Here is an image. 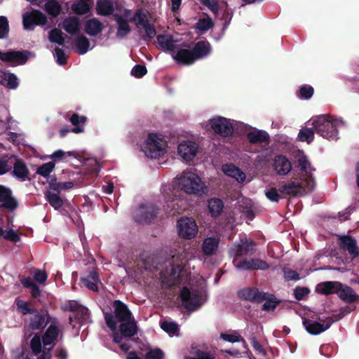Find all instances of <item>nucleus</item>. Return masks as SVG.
I'll list each match as a JSON object with an SVG mask.
<instances>
[{
  "label": "nucleus",
  "mask_w": 359,
  "mask_h": 359,
  "mask_svg": "<svg viewBox=\"0 0 359 359\" xmlns=\"http://www.w3.org/2000/svg\"><path fill=\"white\" fill-rule=\"evenodd\" d=\"M114 316L110 313L104 314L107 326L114 332L113 341L118 344L125 352L130 348L129 338L137 333V324L127 306L116 300L114 302Z\"/></svg>",
  "instance_id": "f257e3e1"
},
{
  "label": "nucleus",
  "mask_w": 359,
  "mask_h": 359,
  "mask_svg": "<svg viewBox=\"0 0 359 359\" xmlns=\"http://www.w3.org/2000/svg\"><path fill=\"white\" fill-rule=\"evenodd\" d=\"M254 250V243L248 240H241V243L235 245L231 250V254L235 256L233 263L235 267L241 270H264L269 268L267 263L261 259L241 260L237 257L251 253Z\"/></svg>",
  "instance_id": "f03ea898"
},
{
  "label": "nucleus",
  "mask_w": 359,
  "mask_h": 359,
  "mask_svg": "<svg viewBox=\"0 0 359 359\" xmlns=\"http://www.w3.org/2000/svg\"><path fill=\"white\" fill-rule=\"evenodd\" d=\"M315 131L323 138L327 140H337L338 138V128L344 125L341 119L323 114L313 117L307 122Z\"/></svg>",
  "instance_id": "7ed1b4c3"
},
{
  "label": "nucleus",
  "mask_w": 359,
  "mask_h": 359,
  "mask_svg": "<svg viewBox=\"0 0 359 359\" xmlns=\"http://www.w3.org/2000/svg\"><path fill=\"white\" fill-rule=\"evenodd\" d=\"M177 189L187 194L202 196L208 191L207 187L200 177L191 170H184L173 181Z\"/></svg>",
  "instance_id": "20e7f679"
},
{
  "label": "nucleus",
  "mask_w": 359,
  "mask_h": 359,
  "mask_svg": "<svg viewBox=\"0 0 359 359\" xmlns=\"http://www.w3.org/2000/svg\"><path fill=\"white\" fill-rule=\"evenodd\" d=\"M316 290L321 294H337L339 297L346 302H353L359 299V297L353 290L338 281H326L317 285Z\"/></svg>",
  "instance_id": "39448f33"
},
{
  "label": "nucleus",
  "mask_w": 359,
  "mask_h": 359,
  "mask_svg": "<svg viewBox=\"0 0 359 359\" xmlns=\"http://www.w3.org/2000/svg\"><path fill=\"white\" fill-rule=\"evenodd\" d=\"M167 147V141L161 134L149 133L141 149L148 158H158L165 154Z\"/></svg>",
  "instance_id": "423d86ee"
},
{
  "label": "nucleus",
  "mask_w": 359,
  "mask_h": 359,
  "mask_svg": "<svg viewBox=\"0 0 359 359\" xmlns=\"http://www.w3.org/2000/svg\"><path fill=\"white\" fill-rule=\"evenodd\" d=\"M182 262L180 264H170V267L161 273L162 282L165 286L170 287L190 281L191 278L187 271L184 269V266H182Z\"/></svg>",
  "instance_id": "0eeeda50"
},
{
  "label": "nucleus",
  "mask_w": 359,
  "mask_h": 359,
  "mask_svg": "<svg viewBox=\"0 0 359 359\" xmlns=\"http://www.w3.org/2000/svg\"><path fill=\"white\" fill-rule=\"evenodd\" d=\"M180 298L182 304L189 311H194L203 304L200 292L196 289L184 287L180 292Z\"/></svg>",
  "instance_id": "6e6552de"
},
{
  "label": "nucleus",
  "mask_w": 359,
  "mask_h": 359,
  "mask_svg": "<svg viewBox=\"0 0 359 359\" xmlns=\"http://www.w3.org/2000/svg\"><path fill=\"white\" fill-rule=\"evenodd\" d=\"M297 161L298 166L303 173L301 179L302 180L303 184H306L308 191H313L316 187V182L313 175L315 169L311 166V163L304 155L300 156Z\"/></svg>",
  "instance_id": "1a4fd4ad"
},
{
  "label": "nucleus",
  "mask_w": 359,
  "mask_h": 359,
  "mask_svg": "<svg viewBox=\"0 0 359 359\" xmlns=\"http://www.w3.org/2000/svg\"><path fill=\"white\" fill-rule=\"evenodd\" d=\"M114 20L117 25L116 36L123 38L131 32L129 22H132V13L130 10L124 8L118 13L114 15Z\"/></svg>",
  "instance_id": "9d476101"
},
{
  "label": "nucleus",
  "mask_w": 359,
  "mask_h": 359,
  "mask_svg": "<svg viewBox=\"0 0 359 359\" xmlns=\"http://www.w3.org/2000/svg\"><path fill=\"white\" fill-rule=\"evenodd\" d=\"M213 131L222 136L226 137L233 132V121L222 116H215L209 121Z\"/></svg>",
  "instance_id": "9b49d317"
},
{
  "label": "nucleus",
  "mask_w": 359,
  "mask_h": 359,
  "mask_svg": "<svg viewBox=\"0 0 359 359\" xmlns=\"http://www.w3.org/2000/svg\"><path fill=\"white\" fill-rule=\"evenodd\" d=\"M46 22V16L37 10L33 9L22 15L23 27L26 30H32L36 25H44Z\"/></svg>",
  "instance_id": "f8f14e48"
},
{
  "label": "nucleus",
  "mask_w": 359,
  "mask_h": 359,
  "mask_svg": "<svg viewBox=\"0 0 359 359\" xmlns=\"http://www.w3.org/2000/svg\"><path fill=\"white\" fill-rule=\"evenodd\" d=\"M333 320L331 318H320L319 321L309 318H303V325L306 330L311 334L317 335L328 330Z\"/></svg>",
  "instance_id": "ddd939ff"
},
{
  "label": "nucleus",
  "mask_w": 359,
  "mask_h": 359,
  "mask_svg": "<svg viewBox=\"0 0 359 359\" xmlns=\"http://www.w3.org/2000/svg\"><path fill=\"white\" fill-rule=\"evenodd\" d=\"M32 56L29 51L9 50L6 52L0 51V60L8 62L13 66L25 64L28 57Z\"/></svg>",
  "instance_id": "4468645a"
},
{
  "label": "nucleus",
  "mask_w": 359,
  "mask_h": 359,
  "mask_svg": "<svg viewBox=\"0 0 359 359\" xmlns=\"http://www.w3.org/2000/svg\"><path fill=\"white\" fill-rule=\"evenodd\" d=\"M177 230L180 237L191 239L197 235L198 226L191 218L182 217L177 222Z\"/></svg>",
  "instance_id": "2eb2a0df"
},
{
  "label": "nucleus",
  "mask_w": 359,
  "mask_h": 359,
  "mask_svg": "<svg viewBox=\"0 0 359 359\" xmlns=\"http://www.w3.org/2000/svg\"><path fill=\"white\" fill-rule=\"evenodd\" d=\"M132 21L135 22L137 28L144 30L147 38L152 39L156 36V29L149 24L147 13L145 11L138 10L133 16L132 15Z\"/></svg>",
  "instance_id": "dca6fc26"
},
{
  "label": "nucleus",
  "mask_w": 359,
  "mask_h": 359,
  "mask_svg": "<svg viewBox=\"0 0 359 359\" xmlns=\"http://www.w3.org/2000/svg\"><path fill=\"white\" fill-rule=\"evenodd\" d=\"M198 150V145L194 141H183L177 147V154L186 162L194 160Z\"/></svg>",
  "instance_id": "f3484780"
},
{
  "label": "nucleus",
  "mask_w": 359,
  "mask_h": 359,
  "mask_svg": "<svg viewBox=\"0 0 359 359\" xmlns=\"http://www.w3.org/2000/svg\"><path fill=\"white\" fill-rule=\"evenodd\" d=\"M157 213V209L153 204L141 205L134 213V217L137 222L148 223L153 219Z\"/></svg>",
  "instance_id": "a211bd4d"
},
{
  "label": "nucleus",
  "mask_w": 359,
  "mask_h": 359,
  "mask_svg": "<svg viewBox=\"0 0 359 359\" xmlns=\"http://www.w3.org/2000/svg\"><path fill=\"white\" fill-rule=\"evenodd\" d=\"M278 191L282 194L298 195L303 193L310 192L306 188V184H303L302 180L300 183L292 182L290 183L282 185L279 187Z\"/></svg>",
  "instance_id": "6ab92c4d"
},
{
  "label": "nucleus",
  "mask_w": 359,
  "mask_h": 359,
  "mask_svg": "<svg viewBox=\"0 0 359 359\" xmlns=\"http://www.w3.org/2000/svg\"><path fill=\"white\" fill-rule=\"evenodd\" d=\"M273 167L278 175H286L292 169V163L285 156L278 155L273 159Z\"/></svg>",
  "instance_id": "aec40b11"
},
{
  "label": "nucleus",
  "mask_w": 359,
  "mask_h": 359,
  "mask_svg": "<svg viewBox=\"0 0 359 359\" xmlns=\"http://www.w3.org/2000/svg\"><path fill=\"white\" fill-rule=\"evenodd\" d=\"M18 206L16 200L12 196L11 191L2 185H0V207H4L9 210H13Z\"/></svg>",
  "instance_id": "412c9836"
},
{
  "label": "nucleus",
  "mask_w": 359,
  "mask_h": 359,
  "mask_svg": "<svg viewBox=\"0 0 359 359\" xmlns=\"http://www.w3.org/2000/svg\"><path fill=\"white\" fill-rule=\"evenodd\" d=\"M60 192L49 186V189L44 192L45 198L49 204L55 209L60 210L65 204V201L60 196Z\"/></svg>",
  "instance_id": "4be33fe9"
},
{
  "label": "nucleus",
  "mask_w": 359,
  "mask_h": 359,
  "mask_svg": "<svg viewBox=\"0 0 359 359\" xmlns=\"http://www.w3.org/2000/svg\"><path fill=\"white\" fill-rule=\"evenodd\" d=\"M339 239L341 248L347 250L353 258L359 255V247L357 245L355 239L348 236H342Z\"/></svg>",
  "instance_id": "5701e85b"
},
{
  "label": "nucleus",
  "mask_w": 359,
  "mask_h": 359,
  "mask_svg": "<svg viewBox=\"0 0 359 359\" xmlns=\"http://www.w3.org/2000/svg\"><path fill=\"white\" fill-rule=\"evenodd\" d=\"M116 2L113 0H97L95 6L98 15L109 16L115 10Z\"/></svg>",
  "instance_id": "b1692460"
},
{
  "label": "nucleus",
  "mask_w": 359,
  "mask_h": 359,
  "mask_svg": "<svg viewBox=\"0 0 359 359\" xmlns=\"http://www.w3.org/2000/svg\"><path fill=\"white\" fill-rule=\"evenodd\" d=\"M84 27L86 34L91 36H95L102 32L104 25L100 20L93 18L86 22Z\"/></svg>",
  "instance_id": "393cba45"
},
{
  "label": "nucleus",
  "mask_w": 359,
  "mask_h": 359,
  "mask_svg": "<svg viewBox=\"0 0 359 359\" xmlns=\"http://www.w3.org/2000/svg\"><path fill=\"white\" fill-rule=\"evenodd\" d=\"M218 238L209 236L204 239L202 243V251L206 255H212L216 253L219 246Z\"/></svg>",
  "instance_id": "a878e982"
},
{
  "label": "nucleus",
  "mask_w": 359,
  "mask_h": 359,
  "mask_svg": "<svg viewBox=\"0 0 359 359\" xmlns=\"http://www.w3.org/2000/svg\"><path fill=\"white\" fill-rule=\"evenodd\" d=\"M222 171L225 175L234 178L238 182H243L245 180V173L234 165H224Z\"/></svg>",
  "instance_id": "bb28decb"
},
{
  "label": "nucleus",
  "mask_w": 359,
  "mask_h": 359,
  "mask_svg": "<svg viewBox=\"0 0 359 359\" xmlns=\"http://www.w3.org/2000/svg\"><path fill=\"white\" fill-rule=\"evenodd\" d=\"M173 58L177 62L184 65H191L196 60V59H195L193 50L191 51L188 49L179 50L176 54L173 55Z\"/></svg>",
  "instance_id": "cd10ccee"
},
{
  "label": "nucleus",
  "mask_w": 359,
  "mask_h": 359,
  "mask_svg": "<svg viewBox=\"0 0 359 359\" xmlns=\"http://www.w3.org/2000/svg\"><path fill=\"white\" fill-rule=\"evenodd\" d=\"M239 296L246 300L262 302L265 299V294L252 288H245L239 292Z\"/></svg>",
  "instance_id": "c85d7f7f"
},
{
  "label": "nucleus",
  "mask_w": 359,
  "mask_h": 359,
  "mask_svg": "<svg viewBox=\"0 0 359 359\" xmlns=\"http://www.w3.org/2000/svg\"><path fill=\"white\" fill-rule=\"evenodd\" d=\"M62 27L70 34H75L80 31V20L77 17H69L64 20Z\"/></svg>",
  "instance_id": "c756f323"
},
{
  "label": "nucleus",
  "mask_w": 359,
  "mask_h": 359,
  "mask_svg": "<svg viewBox=\"0 0 359 359\" xmlns=\"http://www.w3.org/2000/svg\"><path fill=\"white\" fill-rule=\"evenodd\" d=\"M210 45L205 41L198 42L193 48L195 59L198 60L207 56L210 53Z\"/></svg>",
  "instance_id": "7c9ffc66"
},
{
  "label": "nucleus",
  "mask_w": 359,
  "mask_h": 359,
  "mask_svg": "<svg viewBox=\"0 0 359 359\" xmlns=\"http://www.w3.org/2000/svg\"><path fill=\"white\" fill-rule=\"evenodd\" d=\"M1 83L10 89H15L18 86L17 76L9 72H3L1 75Z\"/></svg>",
  "instance_id": "2f4dec72"
},
{
  "label": "nucleus",
  "mask_w": 359,
  "mask_h": 359,
  "mask_svg": "<svg viewBox=\"0 0 359 359\" xmlns=\"http://www.w3.org/2000/svg\"><path fill=\"white\" fill-rule=\"evenodd\" d=\"M248 139L250 143H260L268 140L269 135L264 130H253L248 133Z\"/></svg>",
  "instance_id": "473e14b6"
},
{
  "label": "nucleus",
  "mask_w": 359,
  "mask_h": 359,
  "mask_svg": "<svg viewBox=\"0 0 359 359\" xmlns=\"http://www.w3.org/2000/svg\"><path fill=\"white\" fill-rule=\"evenodd\" d=\"M70 121L74 128L72 129V131L74 133H81L84 130V124L86 121V117L84 116H79L76 114H74L71 118Z\"/></svg>",
  "instance_id": "72a5a7b5"
},
{
  "label": "nucleus",
  "mask_w": 359,
  "mask_h": 359,
  "mask_svg": "<svg viewBox=\"0 0 359 359\" xmlns=\"http://www.w3.org/2000/svg\"><path fill=\"white\" fill-rule=\"evenodd\" d=\"M157 40L161 48L164 50H173L175 48L176 41L170 35H159Z\"/></svg>",
  "instance_id": "f704fd0d"
},
{
  "label": "nucleus",
  "mask_w": 359,
  "mask_h": 359,
  "mask_svg": "<svg viewBox=\"0 0 359 359\" xmlns=\"http://www.w3.org/2000/svg\"><path fill=\"white\" fill-rule=\"evenodd\" d=\"M208 208L210 214L216 217L222 212L224 208V203L220 199L213 198L208 201Z\"/></svg>",
  "instance_id": "c9c22d12"
},
{
  "label": "nucleus",
  "mask_w": 359,
  "mask_h": 359,
  "mask_svg": "<svg viewBox=\"0 0 359 359\" xmlns=\"http://www.w3.org/2000/svg\"><path fill=\"white\" fill-rule=\"evenodd\" d=\"M71 310H74V308L71 306ZM76 313L74 316V318L78 319L81 323H87L90 318V313L87 308L79 306L76 309H75ZM69 320L70 323L73 320V316H69Z\"/></svg>",
  "instance_id": "e433bc0d"
},
{
  "label": "nucleus",
  "mask_w": 359,
  "mask_h": 359,
  "mask_svg": "<svg viewBox=\"0 0 359 359\" xmlns=\"http://www.w3.org/2000/svg\"><path fill=\"white\" fill-rule=\"evenodd\" d=\"M13 172L15 177L20 179L22 181L25 180L29 173L25 164L20 161H17L14 164Z\"/></svg>",
  "instance_id": "4c0bfd02"
},
{
  "label": "nucleus",
  "mask_w": 359,
  "mask_h": 359,
  "mask_svg": "<svg viewBox=\"0 0 359 359\" xmlns=\"http://www.w3.org/2000/svg\"><path fill=\"white\" fill-rule=\"evenodd\" d=\"M88 1L86 0H80L74 3L71 7L72 11L74 13L80 15L88 13L90 11V7Z\"/></svg>",
  "instance_id": "58836bf2"
},
{
  "label": "nucleus",
  "mask_w": 359,
  "mask_h": 359,
  "mask_svg": "<svg viewBox=\"0 0 359 359\" xmlns=\"http://www.w3.org/2000/svg\"><path fill=\"white\" fill-rule=\"evenodd\" d=\"M81 281L83 284L89 290L93 291L97 290V284L98 282V277L95 271H90L87 277L81 278Z\"/></svg>",
  "instance_id": "ea45409f"
},
{
  "label": "nucleus",
  "mask_w": 359,
  "mask_h": 359,
  "mask_svg": "<svg viewBox=\"0 0 359 359\" xmlns=\"http://www.w3.org/2000/svg\"><path fill=\"white\" fill-rule=\"evenodd\" d=\"M161 327L170 337L178 336L179 334V325L174 322L165 320L161 323Z\"/></svg>",
  "instance_id": "a19ab883"
},
{
  "label": "nucleus",
  "mask_w": 359,
  "mask_h": 359,
  "mask_svg": "<svg viewBox=\"0 0 359 359\" xmlns=\"http://www.w3.org/2000/svg\"><path fill=\"white\" fill-rule=\"evenodd\" d=\"M77 51L80 55L86 53L91 48L90 47L89 40L84 36H79L76 39Z\"/></svg>",
  "instance_id": "79ce46f5"
},
{
  "label": "nucleus",
  "mask_w": 359,
  "mask_h": 359,
  "mask_svg": "<svg viewBox=\"0 0 359 359\" xmlns=\"http://www.w3.org/2000/svg\"><path fill=\"white\" fill-rule=\"evenodd\" d=\"M314 128H302L299 133L298 139L302 142H306L310 143L314 138Z\"/></svg>",
  "instance_id": "37998d69"
},
{
  "label": "nucleus",
  "mask_w": 359,
  "mask_h": 359,
  "mask_svg": "<svg viewBox=\"0 0 359 359\" xmlns=\"http://www.w3.org/2000/svg\"><path fill=\"white\" fill-rule=\"evenodd\" d=\"M45 10L49 15L56 17L60 14L61 7L57 1L49 0L45 4Z\"/></svg>",
  "instance_id": "c03bdc74"
},
{
  "label": "nucleus",
  "mask_w": 359,
  "mask_h": 359,
  "mask_svg": "<svg viewBox=\"0 0 359 359\" xmlns=\"http://www.w3.org/2000/svg\"><path fill=\"white\" fill-rule=\"evenodd\" d=\"M45 320L46 318L43 315L35 313L31 318L29 326L32 330H39L44 326Z\"/></svg>",
  "instance_id": "a18cd8bd"
},
{
  "label": "nucleus",
  "mask_w": 359,
  "mask_h": 359,
  "mask_svg": "<svg viewBox=\"0 0 359 359\" xmlns=\"http://www.w3.org/2000/svg\"><path fill=\"white\" fill-rule=\"evenodd\" d=\"M49 40L53 43H56L59 45H63L65 42V38L63 33L59 29H53L49 32L48 36Z\"/></svg>",
  "instance_id": "49530a36"
},
{
  "label": "nucleus",
  "mask_w": 359,
  "mask_h": 359,
  "mask_svg": "<svg viewBox=\"0 0 359 359\" xmlns=\"http://www.w3.org/2000/svg\"><path fill=\"white\" fill-rule=\"evenodd\" d=\"M55 165L53 162H48L43 163L42 165L37 168L36 173L44 177H47L53 170Z\"/></svg>",
  "instance_id": "de8ad7c7"
},
{
  "label": "nucleus",
  "mask_w": 359,
  "mask_h": 359,
  "mask_svg": "<svg viewBox=\"0 0 359 359\" xmlns=\"http://www.w3.org/2000/svg\"><path fill=\"white\" fill-rule=\"evenodd\" d=\"M15 304L18 311L24 315L34 313V309L29 307V303L27 302L17 299L15 300Z\"/></svg>",
  "instance_id": "09e8293b"
},
{
  "label": "nucleus",
  "mask_w": 359,
  "mask_h": 359,
  "mask_svg": "<svg viewBox=\"0 0 359 359\" xmlns=\"http://www.w3.org/2000/svg\"><path fill=\"white\" fill-rule=\"evenodd\" d=\"M9 32V25L7 18L0 16V39L7 37Z\"/></svg>",
  "instance_id": "8fccbe9b"
},
{
  "label": "nucleus",
  "mask_w": 359,
  "mask_h": 359,
  "mask_svg": "<svg viewBox=\"0 0 359 359\" xmlns=\"http://www.w3.org/2000/svg\"><path fill=\"white\" fill-rule=\"evenodd\" d=\"M213 25L212 21L210 18H206L200 19L196 23V28L201 32H206Z\"/></svg>",
  "instance_id": "3c124183"
},
{
  "label": "nucleus",
  "mask_w": 359,
  "mask_h": 359,
  "mask_svg": "<svg viewBox=\"0 0 359 359\" xmlns=\"http://www.w3.org/2000/svg\"><path fill=\"white\" fill-rule=\"evenodd\" d=\"M49 186L60 192L61 190L69 189L73 187V183L72 182H57L55 180L49 182Z\"/></svg>",
  "instance_id": "603ef678"
},
{
  "label": "nucleus",
  "mask_w": 359,
  "mask_h": 359,
  "mask_svg": "<svg viewBox=\"0 0 359 359\" xmlns=\"http://www.w3.org/2000/svg\"><path fill=\"white\" fill-rule=\"evenodd\" d=\"M220 337L223 340L231 343L239 342L243 340L241 337L236 332L229 334L222 333Z\"/></svg>",
  "instance_id": "864d4df0"
},
{
  "label": "nucleus",
  "mask_w": 359,
  "mask_h": 359,
  "mask_svg": "<svg viewBox=\"0 0 359 359\" xmlns=\"http://www.w3.org/2000/svg\"><path fill=\"white\" fill-rule=\"evenodd\" d=\"M163 353L159 348L149 350L145 355V359H163Z\"/></svg>",
  "instance_id": "5fc2aeb1"
},
{
  "label": "nucleus",
  "mask_w": 359,
  "mask_h": 359,
  "mask_svg": "<svg viewBox=\"0 0 359 359\" xmlns=\"http://www.w3.org/2000/svg\"><path fill=\"white\" fill-rule=\"evenodd\" d=\"M4 238L6 240L11 241L12 242H18L20 241V236L17 234V233L13 229H8L5 231H3Z\"/></svg>",
  "instance_id": "6e6d98bb"
},
{
  "label": "nucleus",
  "mask_w": 359,
  "mask_h": 359,
  "mask_svg": "<svg viewBox=\"0 0 359 359\" xmlns=\"http://www.w3.org/2000/svg\"><path fill=\"white\" fill-rule=\"evenodd\" d=\"M284 278L286 280H298L300 279L299 273L290 269H284Z\"/></svg>",
  "instance_id": "4d7b16f0"
},
{
  "label": "nucleus",
  "mask_w": 359,
  "mask_h": 359,
  "mask_svg": "<svg viewBox=\"0 0 359 359\" xmlns=\"http://www.w3.org/2000/svg\"><path fill=\"white\" fill-rule=\"evenodd\" d=\"M301 97L303 99H309L313 94V88L309 86H303L299 90Z\"/></svg>",
  "instance_id": "13d9d810"
},
{
  "label": "nucleus",
  "mask_w": 359,
  "mask_h": 359,
  "mask_svg": "<svg viewBox=\"0 0 359 359\" xmlns=\"http://www.w3.org/2000/svg\"><path fill=\"white\" fill-rule=\"evenodd\" d=\"M266 198L272 202H278L280 200V196L278 190L275 188L268 189L265 192Z\"/></svg>",
  "instance_id": "bf43d9fd"
},
{
  "label": "nucleus",
  "mask_w": 359,
  "mask_h": 359,
  "mask_svg": "<svg viewBox=\"0 0 359 359\" xmlns=\"http://www.w3.org/2000/svg\"><path fill=\"white\" fill-rule=\"evenodd\" d=\"M53 55L59 65H62L66 63V55L63 50L57 48L55 50Z\"/></svg>",
  "instance_id": "052dcab7"
},
{
  "label": "nucleus",
  "mask_w": 359,
  "mask_h": 359,
  "mask_svg": "<svg viewBox=\"0 0 359 359\" xmlns=\"http://www.w3.org/2000/svg\"><path fill=\"white\" fill-rule=\"evenodd\" d=\"M48 278L46 271L37 269L34 272V279L38 283H43Z\"/></svg>",
  "instance_id": "680f3d73"
},
{
  "label": "nucleus",
  "mask_w": 359,
  "mask_h": 359,
  "mask_svg": "<svg viewBox=\"0 0 359 359\" xmlns=\"http://www.w3.org/2000/svg\"><path fill=\"white\" fill-rule=\"evenodd\" d=\"M147 73V68L142 65H135L131 70L133 76L140 78L145 75Z\"/></svg>",
  "instance_id": "e2e57ef3"
},
{
  "label": "nucleus",
  "mask_w": 359,
  "mask_h": 359,
  "mask_svg": "<svg viewBox=\"0 0 359 359\" xmlns=\"http://www.w3.org/2000/svg\"><path fill=\"white\" fill-rule=\"evenodd\" d=\"M309 292L306 287H297L294 290V296L297 299L301 300Z\"/></svg>",
  "instance_id": "0e129e2a"
},
{
  "label": "nucleus",
  "mask_w": 359,
  "mask_h": 359,
  "mask_svg": "<svg viewBox=\"0 0 359 359\" xmlns=\"http://www.w3.org/2000/svg\"><path fill=\"white\" fill-rule=\"evenodd\" d=\"M177 190L175 188L172 189L171 185H164L163 187V194L165 196V197L170 198V196H177Z\"/></svg>",
  "instance_id": "69168bd1"
},
{
  "label": "nucleus",
  "mask_w": 359,
  "mask_h": 359,
  "mask_svg": "<svg viewBox=\"0 0 359 359\" xmlns=\"http://www.w3.org/2000/svg\"><path fill=\"white\" fill-rule=\"evenodd\" d=\"M65 152L61 149L54 151L50 156L51 158L54 161H59L65 157Z\"/></svg>",
  "instance_id": "338daca9"
},
{
  "label": "nucleus",
  "mask_w": 359,
  "mask_h": 359,
  "mask_svg": "<svg viewBox=\"0 0 359 359\" xmlns=\"http://www.w3.org/2000/svg\"><path fill=\"white\" fill-rule=\"evenodd\" d=\"M196 353H197L196 359H215L213 354H212L210 352L198 351H196Z\"/></svg>",
  "instance_id": "774afa93"
}]
</instances>
